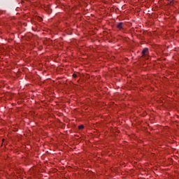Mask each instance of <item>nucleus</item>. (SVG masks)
Returning a JSON list of instances; mask_svg holds the SVG:
<instances>
[{"label": "nucleus", "mask_w": 179, "mask_h": 179, "mask_svg": "<svg viewBox=\"0 0 179 179\" xmlns=\"http://www.w3.org/2000/svg\"><path fill=\"white\" fill-rule=\"evenodd\" d=\"M83 128H85V126H83V124H81L78 127V129H83Z\"/></svg>", "instance_id": "nucleus-3"}, {"label": "nucleus", "mask_w": 179, "mask_h": 179, "mask_svg": "<svg viewBox=\"0 0 179 179\" xmlns=\"http://www.w3.org/2000/svg\"><path fill=\"white\" fill-rule=\"evenodd\" d=\"M149 54V49L148 48H145L142 51L143 57H146Z\"/></svg>", "instance_id": "nucleus-1"}, {"label": "nucleus", "mask_w": 179, "mask_h": 179, "mask_svg": "<svg viewBox=\"0 0 179 179\" xmlns=\"http://www.w3.org/2000/svg\"><path fill=\"white\" fill-rule=\"evenodd\" d=\"M73 78H78V76L75 73L73 74Z\"/></svg>", "instance_id": "nucleus-4"}, {"label": "nucleus", "mask_w": 179, "mask_h": 179, "mask_svg": "<svg viewBox=\"0 0 179 179\" xmlns=\"http://www.w3.org/2000/svg\"><path fill=\"white\" fill-rule=\"evenodd\" d=\"M117 29H119V30H121V29H123L124 27V22H119L117 25H116Z\"/></svg>", "instance_id": "nucleus-2"}]
</instances>
